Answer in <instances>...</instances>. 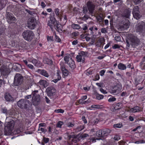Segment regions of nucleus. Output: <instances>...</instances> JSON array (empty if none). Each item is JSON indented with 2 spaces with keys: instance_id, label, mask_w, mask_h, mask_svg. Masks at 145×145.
Masks as SVG:
<instances>
[{
  "instance_id": "nucleus-29",
  "label": "nucleus",
  "mask_w": 145,
  "mask_h": 145,
  "mask_svg": "<svg viewBox=\"0 0 145 145\" xmlns=\"http://www.w3.org/2000/svg\"><path fill=\"white\" fill-rule=\"evenodd\" d=\"M32 62L37 67L40 66V62L35 59H33L32 61Z\"/></svg>"
},
{
  "instance_id": "nucleus-39",
  "label": "nucleus",
  "mask_w": 145,
  "mask_h": 145,
  "mask_svg": "<svg viewBox=\"0 0 145 145\" xmlns=\"http://www.w3.org/2000/svg\"><path fill=\"white\" fill-rule=\"evenodd\" d=\"M122 126L121 124L118 123L117 124H114L113 126L114 127L120 128H121Z\"/></svg>"
},
{
  "instance_id": "nucleus-61",
  "label": "nucleus",
  "mask_w": 145,
  "mask_h": 145,
  "mask_svg": "<svg viewBox=\"0 0 145 145\" xmlns=\"http://www.w3.org/2000/svg\"><path fill=\"white\" fill-rule=\"evenodd\" d=\"M105 70H101L100 72V75L101 76H103L104 75V74L105 73Z\"/></svg>"
},
{
  "instance_id": "nucleus-35",
  "label": "nucleus",
  "mask_w": 145,
  "mask_h": 145,
  "mask_svg": "<svg viewBox=\"0 0 145 145\" xmlns=\"http://www.w3.org/2000/svg\"><path fill=\"white\" fill-rule=\"evenodd\" d=\"M104 96L102 95L99 94L98 93L96 94V98L98 100H100L103 99Z\"/></svg>"
},
{
  "instance_id": "nucleus-9",
  "label": "nucleus",
  "mask_w": 145,
  "mask_h": 145,
  "mask_svg": "<svg viewBox=\"0 0 145 145\" xmlns=\"http://www.w3.org/2000/svg\"><path fill=\"white\" fill-rule=\"evenodd\" d=\"M136 29L137 32L140 33H145V23L141 22H139L137 25Z\"/></svg>"
},
{
  "instance_id": "nucleus-28",
  "label": "nucleus",
  "mask_w": 145,
  "mask_h": 145,
  "mask_svg": "<svg viewBox=\"0 0 145 145\" xmlns=\"http://www.w3.org/2000/svg\"><path fill=\"white\" fill-rule=\"evenodd\" d=\"M71 26L72 28L74 29H80L81 27L79 25L74 24H72Z\"/></svg>"
},
{
  "instance_id": "nucleus-46",
  "label": "nucleus",
  "mask_w": 145,
  "mask_h": 145,
  "mask_svg": "<svg viewBox=\"0 0 145 145\" xmlns=\"http://www.w3.org/2000/svg\"><path fill=\"white\" fill-rule=\"evenodd\" d=\"M55 112L57 113H63L64 112V110L62 109H59L55 110Z\"/></svg>"
},
{
  "instance_id": "nucleus-36",
  "label": "nucleus",
  "mask_w": 145,
  "mask_h": 145,
  "mask_svg": "<svg viewBox=\"0 0 145 145\" xmlns=\"http://www.w3.org/2000/svg\"><path fill=\"white\" fill-rule=\"evenodd\" d=\"M25 10L29 14L31 15H33L35 14V12L34 11H31L27 9H25Z\"/></svg>"
},
{
  "instance_id": "nucleus-45",
  "label": "nucleus",
  "mask_w": 145,
  "mask_h": 145,
  "mask_svg": "<svg viewBox=\"0 0 145 145\" xmlns=\"http://www.w3.org/2000/svg\"><path fill=\"white\" fill-rule=\"evenodd\" d=\"M69 139H70L71 138H72L73 139H76L77 138V137L74 135H69L68 136Z\"/></svg>"
},
{
  "instance_id": "nucleus-48",
  "label": "nucleus",
  "mask_w": 145,
  "mask_h": 145,
  "mask_svg": "<svg viewBox=\"0 0 145 145\" xmlns=\"http://www.w3.org/2000/svg\"><path fill=\"white\" fill-rule=\"evenodd\" d=\"M105 39L103 38L99 39L98 40L101 44L103 43L105 41Z\"/></svg>"
},
{
  "instance_id": "nucleus-20",
  "label": "nucleus",
  "mask_w": 145,
  "mask_h": 145,
  "mask_svg": "<svg viewBox=\"0 0 145 145\" xmlns=\"http://www.w3.org/2000/svg\"><path fill=\"white\" fill-rule=\"evenodd\" d=\"M38 71L40 74L46 77H49V75L46 70L43 69H39Z\"/></svg>"
},
{
  "instance_id": "nucleus-43",
  "label": "nucleus",
  "mask_w": 145,
  "mask_h": 145,
  "mask_svg": "<svg viewBox=\"0 0 145 145\" xmlns=\"http://www.w3.org/2000/svg\"><path fill=\"white\" fill-rule=\"evenodd\" d=\"M142 1V0H133V1L134 2L135 5H137L141 3Z\"/></svg>"
},
{
  "instance_id": "nucleus-12",
  "label": "nucleus",
  "mask_w": 145,
  "mask_h": 145,
  "mask_svg": "<svg viewBox=\"0 0 145 145\" xmlns=\"http://www.w3.org/2000/svg\"><path fill=\"white\" fill-rule=\"evenodd\" d=\"M37 22L35 18L31 17L28 20L27 24L28 27L31 29H34L36 25Z\"/></svg>"
},
{
  "instance_id": "nucleus-38",
  "label": "nucleus",
  "mask_w": 145,
  "mask_h": 145,
  "mask_svg": "<svg viewBox=\"0 0 145 145\" xmlns=\"http://www.w3.org/2000/svg\"><path fill=\"white\" fill-rule=\"evenodd\" d=\"M55 12L56 15L57 16H59L60 15V12H59V9L58 8H56L55 10Z\"/></svg>"
},
{
  "instance_id": "nucleus-32",
  "label": "nucleus",
  "mask_w": 145,
  "mask_h": 145,
  "mask_svg": "<svg viewBox=\"0 0 145 145\" xmlns=\"http://www.w3.org/2000/svg\"><path fill=\"white\" fill-rule=\"evenodd\" d=\"M97 135L99 137H102L104 135H103L102 130H100L97 132Z\"/></svg>"
},
{
  "instance_id": "nucleus-16",
  "label": "nucleus",
  "mask_w": 145,
  "mask_h": 145,
  "mask_svg": "<svg viewBox=\"0 0 145 145\" xmlns=\"http://www.w3.org/2000/svg\"><path fill=\"white\" fill-rule=\"evenodd\" d=\"M4 98L6 101L8 102L13 101L14 100L13 97L11 94L8 93H6L4 95Z\"/></svg>"
},
{
  "instance_id": "nucleus-57",
  "label": "nucleus",
  "mask_w": 145,
  "mask_h": 145,
  "mask_svg": "<svg viewBox=\"0 0 145 145\" xmlns=\"http://www.w3.org/2000/svg\"><path fill=\"white\" fill-rule=\"evenodd\" d=\"M112 47L114 49H116V48H119L120 47L118 45L115 44Z\"/></svg>"
},
{
  "instance_id": "nucleus-14",
  "label": "nucleus",
  "mask_w": 145,
  "mask_h": 145,
  "mask_svg": "<svg viewBox=\"0 0 145 145\" xmlns=\"http://www.w3.org/2000/svg\"><path fill=\"white\" fill-rule=\"evenodd\" d=\"M0 71L2 75L6 76L10 72V70L8 68L4 66H2L0 68Z\"/></svg>"
},
{
  "instance_id": "nucleus-49",
  "label": "nucleus",
  "mask_w": 145,
  "mask_h": 145,
  "mask_svg": "<svg viewBox=\"0 0 145 145\" xmlns=\"http://www.w3.org/2000/svg\"><path fill=\"white\" fill-rule=\"evenodd\" d=\"M114 39L117 41H120L121 40V38L120 36H117L115 37Z\"/></svg>"
},
{
  "instance_id": "nucleus-26",
  "label": "nucleus",
  "mask_w": 145,
  "mask_h": 145,
  "mask_svg": "<svg viewBox=\"0 0 145 145\" xmlns=\"http://www.w3.org/2000/svg\"><path fill=\"white\" fill-rule=\"evenodd\" d=\"M118 67L119 69L121 70H124L126 69V66L121 63H120L118 64Z\"/></svg>"
},
{
  "instance_id": "nucleus-40",
  "label": "nucleus",
  "mask_w": 145,
  "mask_h": 145,
  "mask_svg": "<svg viewBox=\"0 0 145 145\" xmlns=\"http://www.w3.org/2000/svg\"><path fill=\"white\" fill-rule=\"evenodd\" d=\"M135 143L137 144H139L140 143H145V141L143 140H138L137 141H136Z\"/></svg>"
},
{
  "instance_id": "nucleus-1",
  "label": "nucleus",
  "mask_w": 145,
  "mask_h": 145,
  "mask_svg": "<svg viewBox=\"0 0 145 145\" xmlns=\"http://www.w3.org/2000/svg\"><path fill=\"white\" fill-rule=\"evenodd\" d=\"M126 48L128 49L131 45L133 47H136L140 44V41L137 37L134 35H131L130 37V39L126 40Z\"/></svg>"
},
{
  "instance_id": "nucleus-5",
  "label": "nucleus",
  "mask_w": 145,
  "mask_h": 145,
  "mask_svg": "<svg viewBox=\"0 0 145 145\" xmlns=\"http://www.w3.org/2000/svg\"><path fill=\"white\" fill-rule=\"evenodd\" d=\"M23 78L20 74H16L14 77L13 84L15 86H18L21 84L23 82Z\"/></svg>"
},
{
  "instance_id": "nucleus-41",
  "label": "nucleus",
  "mask_w": 145,
  "mask_h": 145,
  "mask_svg": "<svg viewBox=\"0 0 145 145\" xmlns=\"http://www.w3.org/2000/svg\"><path fill=\"white\" fill-rule=\"evenodd\" d=\"M2 113L4 114H7L8 112L7 110L6 107L2 108H1Z\"/></svg>"
},
{
  "instance_id": "nucleus-47",
  "label": "nucleus",
  "mask_w": 145,
  "mask_h": 145,
  "mask_svg": "<svg viewBox=\"0 0 145 145\" xmlns=\"http://www.w3.org/2000/svg\"><path fill=\"white\" fill-rule=\"evenodd\" d=\"M116 98L114 97H112L110 98L108 100V101L109 102L114 101L116 100Z\"/></svg>"
},
{
  "instance_id": "nucleus-62",
  "label": "nucleus",
  "mask_w": 145,
  "mask_h": 145,
  "mask_svg": "<svg viewBox=\"0 0 145 145\" xmlns=\"http://www.w3.org/2000/svg\"><path fill=\"white\" fill-rule=\"evenodd\" d=\"M84 101V100H83L82 99H80L78 100V102L79 103L82 105H83Z\"/></svg>"
},
{
  "instance_id": "nucleus-10",
  "label": "nucleus",
  "mask_w": 145,
  "mask_h": 145,
  "mask_svg": "<svg viewBox=\"0 0 145 145\" xmlns=\"http://www.w3.org/2000/svg\"><path fill=\"white\" fill-rule=\"evenodd\" d=\"M14 121H10L8 123L6 127L5 128V134L7 135L12 132L14 126Z\"/></svg>"
},
{
  "instance_id": "nucleus-55",
  "label": "nucleus",
  "mask_w": 145,
  "mask_h": 145,
  "mask_svg": "<svg viewBox=\"0 0 145 145\" xmlns=\"http://www.w3.org/2000/svg\"><path fill=\"white\" fill-rule=\"evenodd\" d=\"M100 91L103 94H106L107 93V92L102 88H101L100 89Z\"/></svg>"
},
{
  "instance_id": "nucleus-2",
  "label": "nucleus",
  "mask_w": 145,
  "mask_h": 145,
  "mask_svg": "<svg viewBox=\"0 0 145 145\" xmlns=\"http://www.w3.org/2000/svg\"><path fill=\"white\" fill-rule=\"evenodd\" d=\"M30 102L26 99H21L17 103L18 106L22 109L28 110Z\"/></svg>"
},
{
  "instance_id": "nucleus-18",
  "label": "nucleus",
  "mask_w": 145,
  "mask_h": 145,
  "mask_svg": "<svg viewBox=\"0 0 145 145\" xmlns=\"http://www.w3.org/2000/svg\"><path fill=\"white\" fill-rule=\"evenodd\" d=\"M87 7L88 10L90 13H92L94 10L95 6L91 3H88L87 4Z\"/></svg>"
},
{
  "instance_id": "nucleus-42",
  "label": "nucleus",
  "mask_w": 145,
  "mask_h": 145,
  "mask_svg": "<svg viewBox=\"0 0 145 145\" xmlns=\"http://www.w3.org/2000/svg\"><path fill=\"white\" fill-rule=\"evenodd\" d=\"M101 106L98 105H93L91 107L92 108H95L96 109H99L100 108Z\"/></svg>"
},
{
  "instance_id": "nucleus-17",
  "label": "nucleus",
  "mask_w": 145,
  "mask_h": 145,
  "mask_svg": "<svg viewBox=\"0 0 145 145\" xmlns=\"http://www.w3.org/2000/svg\"><path fill=\"white\" fill-rule=\"evenodd\" d=\"M142 110L141 108L138 106H135L133 108H131L130 110V111L131 112L133 113L140 112Z\"/></svg>"
},
{
  "instance_id": "nucleus-3",
  "label": "nucleus",
  "mask_w": 145,
  "mask_h": 145,
  "mask_svg": "<svg viewBox=\"0 0 145 145\" xmlns=\"http://www.w3.org/2000/svg\"><path fill=\"white\" fill-rule=\"evenodd\" d=\"M38 92V91L34 90L32 93V95H33L32 97V101L33 105H39L40 102V97L39 95H35Z\"/></svg>"
},
{
  "instance_id": "nucleus-30",
  "label": "nucleus",
  "mask_w": 145,
  "mask_h": 145,
  "mask_svg": "<svg viewBox=\"0 0 145 145\" xmlns=\"http://www.w3.org/2000/svg\"><path fill=\"white\" fill-rule=\"evenodd\" d=\"M6 3V1L5 0H0V9L3 8L5 7Z\"/></svg>"
},
{
  "instance_id": "nucleus-27",
  "label": "nucleus",
  "mask_w": 145,
  "mask_h": 145,
  "mask_svg": "<svg viewBox=\"0 0 145 145\" xmlns=\"http://www.w3.org/2000/svg\"><path fill=\"white\" fill-rule=\"evenodd\" d=\"M114 105V108L115 110L120 109L122 107V104L121 103H116Z\"/></svg>"
},
{
  "instance_id": "nucleus-8",
  "label": "nucleus",
  "mask_w": 145,
  "mask_h": 145,
  "mask_svg": "<svg viewBox=\"0 0 145 145\" xmlns=\"http://www.w3.org/2000/svg\"><path fill=\"white\" fill-rule=\"evenodd\" d=\"M22 35L24 38L27 40H31L33 36V33L30 30L25 31L22 33Z\"/></svg>"
},
{
  "instance_id": "nucleus-44",
  "label": "nucleus",
  "mask_w": 145,
  "mask_h": 145,
  "mask_svg": "<svg viewBox=\"0 0 145 145\" xmlns=\"http://www.w3.org/2000/svg\"><path fill=\"white\" fill-rule=\"evenodd\" d=\"M63 122L62 121H58L57 124V127H58L61 128L62 125L63 124Z\"/></svg>"
},
{
  "instance_id": "nucleus-63",
  "label": "nucleus",
  "mask_w": 145,
  "mask_h": 145,
  "mask_svg": "<svg viewBox=\"0 0 145 145\" xmlns=\"http://www.w3.org/2000/svg\"><path fill=\"white\" fill-rule=\"evenodd\" d=\"M48 25L52 29L53 25H52V24H51V22H50V21H48Z\"/></svg>"
},
{
  "instance_id": "nucleus-50",
  "label": "nucleus",
  "mask_w": 145,
  "mask_h": 145,
  "mask_svg": "<svg viewBox=\"0 0 145 145\" xmlns=\"http://www.w3.org/2000/svg\"><path fill=\"white\" fill-rule=\"evenodd\" d=\"M43 140L45 143H46L48 142L49 140V139L48 138H46L44 137L43 138Z\"/></svg>"
},
{
  "instance_id": "nucleus-59",
  "label": "nucleus",
  "mask_w": 145,
  "mask_h": 145,
  "mask_svg": "<svg viewBox=\"0 0 145 145\" xmlns=\"http://www.w3.org/2000/svg\"><path fill=\"white\" fill-rule=\"evenodd\" d=\"M46 124L44 123H40L39 124V127H41L45 126Z\"/></svg>"
},
{
  "instance_id": "nucleus-33",
  "label": "nucleus",
  "mask_w": 145,
  "mask_h": 145,
  "mask_svg": "<svg viewBox=\"0 0 145 145\" xmlns=\"http://www.w3.org/2000/svg\"><path fill=\"white\" fill-rule=\"evenodd\" d=\"M62 26L61 25L59 24L58 23L56 26V29L58 31L60 32V31H62L61 28Z\"/></svg>"
},
{
  "instance_id": "nucleus-15",
  "label": "nucleus",
  "mask_w": 145,
  "mask_h": 145,
  "mask_svg": "<svg viewBox=\"0 0 145 145\" xmlns=\"http://www.w3.org/2000/svg\"><path fill=\"white\" fill-rule=\"evenodd\" d=\"M46 91L48 96H51L56 92V90L52 87H49L46 88Z\"/></svg>"
},
{
  "instance_id": "nucleus-11",
  "label": "nucleus",
  "mask_w": 145,
  "mask_h": 145,
  "mask_svg": "<svg viewBox=\"0 0 145 145\" xmlns=\"http://www.w3.org/2000/svg\"><path fill=\"white\" fill-rule=\"evenodd\" d=\"M132 14L134 17L137 20L140 19L141 15L139 11V8L138 6H135L133 9Z\"/></svg>"
},
{
  "instance_id": "nucleus-23",
  "label": "nucleus",
  "mask_w": 145,
  "mask_h": 145,
  "mask_svg": "<svg viewBox=\"0 0 145 145\" xmlns=\"http://www.w3.org/2000/svg\"><path fill=\"white\" fill-rule=\"evenodd\" d=\"M43 62L45 64L51 65L52 64V60L47 58H45L43 59Z\"/></svg>"
},
{
  "instance_id": "nucleus-25",
  "label": "nucleus",
  "mask_w": 145,
  "mask_h": 145,
  "mask_svg": "<svg viewBox=\"0 0 145 145\" xmlns=\"http://www.w3.org/2000/svg\"><path fill=\"white\" fill-rule=\"evenodd\" d=\"M102 131L103 133V135H104V136L109 134L111 131V130L107 129H104L102 130Z\"/></svg>"
},
{
  "instance_id": "nucleus-21",
  "label": "nucleus",
  "mask_w": 145,
  "mask_h": 145,
  "mask_svg": "<svg viewBox=\"0 0 145 145\" xmlns=\"http://www.w3.org/2000/svg\"><path fill=\"white\" fill-rule=\"evenodd\" d=\"M61 69L63 75L65 76H67L69 74V72L67 69H66L64 66H62L61 67Z\"/></svg>"
},
{
  "instance_id": "nucleus-52",
  "label": "nucleus",
  "mask_w": 145,
  "mask_h": 145,
  "mask_svg": "<svg viewBox=\"0 0 145 145\" xmlns=\"http://www.w3.org/2000/svg\"><path fill=\"white\" fill-rule=\"evenodd\" d=\"M67 126L69 127H72L74 126V124L72 123L69 122L67 124Z\"/></svg>"
},
{
  "instance_id": "nucleus-60",
  "label": "nucleus",
  "mask_w": 145,
  "mask_h": 145,
  "mask_svg": "<svg viewBox=\"0 0 145 145\" xmlns=\"http://www.w3.org/2000/svg\"><path fill=\"white\" fill-rule=\"evenodd\" d=\"M47 39L48 41H52V37L51 36H47Z\"/></svg>"
},
{
  "instance_id": "nucleus-7",
  "label": "nucleus",
  "mask_w": 145,
  "mask_h": 145,
  "mask_svg": "<svg viewBox=\"0 0 145 145\" xmlns=\"http://www.w3.org/2000/svg\"><path fill=\"white\" fill-rule=\"evenodd\" d=\"M122 85L121 84H118L114 86L110 91V93L113 95H117L121 91Z\"/></svg>"
},
{
  "instance_id": "nucleus-34",
  "label": "nucleus",
  "mask_w": 145,
  "mask_h": 145,
  "mask_svg": "<svg viewBox=\"0 0 145 145\" xmlns=\"http://www.w3.org/2000/svg\"><path fill=\"white\" fill-rule=\"evenodd\" d=\"M97 21L99 22H102L103 21V18L102 16H99L97 17Z\"/></svg>"
},
{
  "instance_id": "nucleus-37",
  "label": "nucleus",
  "mask_w": 145,
  "mask_h": 145,
  "mask_svg": "<svg viewBox=\"0 0 145 145\" xmlns=\"http://www.w3.org/2000/svg\"><path fill=\"white\" fill-rule=\"evenodd\" d=\"M38 131H41V132H40V133L42 132L44 133L47 131V130L44 128L39 127Z\"/></svg>"
},
{
  "instance_id": "nucleus-64",
  "label": "nucleus",
  "mask_w": 145,
  "mask_h": 145,
  "mask_svg": "<svg viewBox=\"0 0 145 145\" xmlns=\"http://www.w3.org/2000/svg\"><path fill=\"white\" fill-rule=\"evenodd\" d=\"M78 43V40H75L72 41V44L73 45H75L77 44Z\"/></svg>"
},
{
  "instance_id": "nucleus-13",
  "label": "nucleus",
  "mask_w": 145,
  "mask_h": 145,
  "mask_svg": "<svg viewBox=\"0 0 145 145\" xmlns=\"http://www.w3.org/2000/svg\"><path fill=\"white\" fill-rule=\"evenodd\" d=\"M7 18L8 23L10 24L15 22L17 20L12 14L10 12L7 13Z\"/></svg>"
},
{
  "instance_id": "nucleus-51",
  "label": "nucleus",
  "mask_w": 145,
  "mask_h": 145,
  "mask_svg": "<svg viewBox=\"0 0 145 145\" xmlns=\"http://www.w3.org/2000/svg\"><path fill=\"white\" fill-rule=\"evenodd\" d=\"M60 71H57V78L58 79L60 80L61 78V77L59 74Z\"/></svg>"
},
{
  "instance_id": "nucleus-19",
  "label": "nucleus",
  "mask_w": 145,
  "mask_h": 145,
  "mask_svg": "<svg viewBox=\"0 0 145 145\" xmlns=\"http://www.w3.org/2000/svg\"><path fill=\"white\" fill-rule=\"evenodd\" d=\"M50 21L51 22V24L53 25V29L54 28L56 29V26L58 23V22L56 20V19L54 17H50Z\"/></svg>"
},
{
  "instance_id": "nucleus-4",
  "label": "nucleus",
  "mask_w": 145,
  "mask_h": 145,
  "mask_svg": "<svg viewBox=\"0 0 145 145\" xmlns=\"http://www.w3.org/2000/svg\"><path fill=\"white\" fill-rule=\"evenodd\" d=\"M64 60L69 67L72 69L76 67L74 61L72 59L70 56H66L64 57Z\"/></svg>"
},
{
  "instance_id": "nucleus-56",
  "label": "nucleus",
  "mask_w": 145,
  "mask_h": 145,
  "mask_svg": "<svg viewBox=\"0 0 145 145\" xmlns=\"http://www.w3.org/2000/svg\"><path fill=\"white\" fill-rule=\"evenodd\" d=\"M83 13L86 14V13L88 12V10L86 7H84L83 8Z\"/></svg>"
},
{
  "instance_id": "nucleus-6",
  "label": "nucleus",
  "mask_w": 145,
  "mask_h": 145,
  "mask_svg": "<svg viewBox=\"0 0 145 145\" xmlns=\"http://www.w3.org/2000/svg\"><path fill=\"white\" fill-rule=\"evenodd\" d=\"M88 54L87 52L81 51L79 53L76 57L77 61L78 62L84 63L85 60V57L87 56Z\"/></svg>"
},
{
  "instance_id": "nucleus-58",
  "label": "nucleus",
  "mask_w": 145,
  "mask_h": 145,
  "mask_svg": "<svg viewBox=\"0 0 145 145\" xmlns=\"http://www.w3.org/2000/svg\"><path fill=\"white\" fill-rule=\"evenodd\" d=\"M83 30L85 31L88 29L87 25L86 24H85L83 25V27L82 28Z\"/></svg>"
},
{
  "instance_id": "nucleus-54",
  "label": "nucleus",
  "mask_w": 145,
  "mask_h": 145,
  "mask_svg": "<svg viewBox=\"0 0 145 145\" xmlns=\"http://www.w3.org/2000/svg\"><path fill=\"white\" fill-rule=\"evenodd\" d=\"M101 32L103 33H106L107 31L105 28H103L101 30Z\"/></svg>"
},
{
  "instance_id": "nucleus-24",
  "label": "nucleus",
  "mask_w": 145,
  "mask_h": 145,
  "mask_svg": "<svg viewBox=\"0 0 145 145\" xmlns=\"http://www.w3.org/2000/svg\"><path fill=\"white\" fill-rule=\"evenodd\" d=\"M39 83L40 85L42 86L44 88H46L48 85V83L45 80H41L39 82Z\"/></svg>"
},
{
  "instance_id": "nucleus-31",
  "label": "nucleus",
  "mask_w": 145,
  "mask_h": 145,
  "mask_svg": "<svg viewBox=\"0 0 145 145\" xmlns=\"http://www.w3.org/2000/svg\"><path fill=\"white\" fill-rule=\"evenodd\" d=\"M129 25L128 23L124 22L123 24L121 26V27L124 29H126L129 27Z\"/></svg>"
},
{
  "instance_id": "nucleus-53",
  "label": "nucleus",
  "mask_w": 145,
  "mask_h": 145,
  "mask_svg": "<svg viewBox=\"0 0 145 145\" xmlns=\"http://www.w3.org/2000/svg\"><path fill=\"white\" fill-rule=\"evenodd\" d=\"M55 37L56 38L55 40L56 41H57L58 42H60L61 41V39L58 37L56 35H55Z\"/></svg>"
},
{
  "instance_id": "nucleus-22",
  "label": "nucleus",
  "mask_w": 145,
  "mask_h": 145,
  "mask_svg": "<svg viewBox=\"0 0 145 145\" xmlns=\"http://www.w3.org/2000/svg\"><path fill=\"white\" fill-rule=\"evenodd\" d=\"M131 11L128 10H125L124 12L122 13V16L123 17L128 18L130 15Z\"/></svg>"
}]
</instances>
